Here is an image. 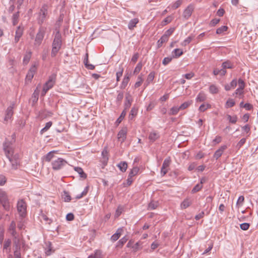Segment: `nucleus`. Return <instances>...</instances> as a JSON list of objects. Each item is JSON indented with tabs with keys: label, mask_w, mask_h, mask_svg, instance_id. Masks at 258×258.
Wrapping results in <instances>:
<instances>
[{
	"label": "nucleus",
	"mask_w": 258,
	"mask_h": 258,
	"mask_svg": "<svg viewBox=\"0 0 258 258\" xmlns=\"http://www.w3.org/2000/svg\"><path fill=\"white\" fill-rule=\"evenodd\" d=\"M172 58V57H165L162 61L163 64L164 66H166L167 64H168L171 61Z\"/></svg>",
	"instance_id": "e2e57ef3"
},
{
	"label": "nucleus",
	"mask_w": 258,
	"mask_h": 258,
	"mask_svg": "<svg viewBox=\"0 0 258 258\" xmlns=\"http://www.w3.org/2000/svg\"><path fill=\"white\" fill-rule=\"evenodd\" d=\"M62 45L61 36L59 31L56 32L52 42L51 56L54 57L61 48Z\"/></svg>",
	"instance_id": "f03ea898"
},
{
	"label": "nucleus",
	"mask_w": 258,
	"mask_h": 258,
	"mask_svg": "<svg viewBox=\"0 0 258 258\" xmlns=\"http://www.w3.org/2000/svg\"><path fill=\"white\" fill-rule=\"evenodd\" d=\"M172 20V17L171 16H169L165 18L163 21H162V25H165L169 23H170Z\"/></svg>",
	"instance_id": "13d9d810"
},
{
	"label": "nucleus",
	"mask_w": 258,
	"mask_h": 258,
	"mask_svg": "<svg viewBox=\"0 0 258 258\" xmlns=\"http://www.w3.org/2000/svg\"><path fill=\"white\" fill-rule=\"evenodd\" d=\"M15 106V103L12 102L11 105L7 108L5 111V116L4 118L5 122H7L11 119L14 113L13 109Z\"/></svg>",
	"instance_id": "9d476101"
},
{
	"label": "nucleus",
	"mask_w": 258,
	"mask_h": 258,
	"mask_svg": "<svg viewBox=\"0 0 258 258\" xmlns=\"http://www.w3.org/2000/svg\"><path fill=\"white\" fill-rule=\"evenodd\" d=\"M246 139L245 138L241 139L239 142L237 144L236 148L238 149L240 148L245 143Z\"/></svg>",
	"instance_id": "774afa93"
},
{
	"label": "nucleus",
	"mask_w": 258,
	"mask_h": 258,
	"mask_svg": "<svg viewBox=\"0 0 258 258\" xmlns=\"http://www.w3.org/2000/svg\"><path fill=\"white\" fill-rule=\"evenodd\" d=\"M139 171V169L137 167H134L130 172L128 174V177L130 178H132L133 176L137 175Z\"/></svg>",
	"instance_id": "c9c22d12"
},
{
	"label": "nucleus",
	"mask_w": 258,
	"mask_h": 258,
	"mask_svg": "<svg viewBox=\"0 0 258 258\" xmlns=\"http://www.w3.org/2000/svg\"><path fill=\"white\" fill-rule=\"evenodd\" d=\"M38 65V64L37 62H35L30 67V68L29 70V71L35 74V72H36Z\"/></svg>",
	"instance_id": "bf43d9fd"
},
{
	"label": "nucleus",
	"mask_w": 258,
	"mask_h": 258,
	"mask_svg": "<svg viewBox=\"0 0 258 258\" xmlns=\"http://www.w3.org/2000/svg\"><path fill=\"white\" fill-rule=\"evenodd\" d=\"M47 249L45 251V253L47 255H50L52 251L51 243L49 241L46 242Z\"/></svg>",
	"instance_id": "c03bdc74"
},
{
	"label": "nucleus",
	"mask_w": 258,
	"mask_h": 258,
	"mask_svg": "<svg viewBox=\"0 0 258 258\" xmlns=\"http://www.w3.org/2000/svg\"><path fill=\"white\" fill-rule=\"evenodd\" d=\"M129 81H130V77L127 75H126L124 77V78H123V79L122 81V83L120 85V88L124 89L126 87Z\"/></svg>",
	"instance_id": "a878e982"
},
{
	"label": "nucleus",
	"mask_w": 258,
	"mask_h": 258,
	"mask_svg": "<svg viewBox=\"0 0 258 258\" xmlns=\"http://www.w3.org/2000/svg\"><path fill=\"white\" fill-rule=\"evenodd\" d=\"M168 40V38H167L163 35L162 37L158 40L157 41V46L158 47H160L162 46V44L167 42Z\"/></svg>",
	"instance_id": "e433bc0d"
},
{
	"label": "nucleus",
	"mask_w": 258,
	"mask_h": 258,
	"mask_svg": "<svg viewBox=\"0 0 258 258\" xmlns=\"http://www.w3.org/2000/svg\"><path fill=\"white\" fill-rule=\"evenodd\" d=\"M122 228H118L116 232L113 234L111 237V240L113 242L116 241L120 236L121 232L122 231Z\"/></svg>",
	"instance_id": "a211bd4d"
},
{
	"label": "nucleus",
	"mask_w": 258,
	"mask_h": 258,
	"mask_svg": "<svg viewBox=\"0 0 258 258\" xmlns=\"http://www.w3.org/2000/svg\"><path fill=\"white\" fill-rule=\"evenodd\" d=\"M194 9V6L192 4H190L184 10L182 16L185 20H188L190 18Z\"/></svg>",
	"instance_id": "9b49d317"
},
{
	"label": "nucleus",
	"mask_w": 258,
	"mask_h": 258,
	"mask_svg": "<svg viewBox=\"0 0 258 258\" xmlns=\"http://www.w3.org/2000/svg\"><path fill=\"white\" fill-rule=\"evenodd\" d=\"M101 155L103 157V163L104 165H106L108 160V151L106 148H105L103 150L101 153Z\"/></svg>",
	"instance_id": "4be33fe9"
},
{
	"label": "nucleus",
	"mask_w": 258,
	"mask_h": 258,
	"mask_svg": "<svg viewBox=\"0 0 258 258\" xmlns=\"http://www.w3.org/2000/svg\"><path fill=\"white\" fill-rule=\"evenodd\" d=\"M27 205L23 200H20L17 203V211L20 217L23 218L26 215Z\"/></svg>",
	"instance_id": "0eeeda50"
},
{
	"label": "nucleus",
	"mask_w": 258,
	"mask_h": 258,
	"mask_svg": "<svg viewBox=\"0 0 258 258\" xmlns=\"http://www.w3.org/2000/svg\"><path fill=\"white\" fill-rule=\"evenodd\" d=\"M139 20L137 18L132 19L128 23V28L130 30H132L136 26V24L138 23Z\"/></svg>",
	"instance_id": "393cba45"
},
{
	"label": "nucleus",
	"mask_w": 258,
	"mask_h": 258,
	"mask_svg": "<svg viewBox=\"0 0 258 258\" xmlns=\"http://www.w3.org/2000/svg\"><path fill=\"white\" fill-rule=\"evenodd\" d=\"M174 31V28H171L167 30H166L165 33L163 34L164 36H165L168 39H169V37L173 33Z\"/></svg>",
	"instance_id": "3c124183"
},
{
	"label": "nucleus",
	"mask_w": 258,
	"mask_h": 258,
	"mask_svg": "<svg viewBox=\"0 0 258 258\" xmlns=\"http://www.w3.org/2000/svg\"><path fill=\"white\" fill-rule=\"evenodd\" d=\"M11 243L12 241L10 238L6 239L4 243L3 251L6 250L7 252L8 248L10 247Z\"/></svg>",
	"instance_id": "2f4dec72"
},
{
	"label": "nucleus",
	"mask_w": 258,
	"mask_h": 258,
	"mask_svg": "<svg viewBox=\"0 0 258 258\" xmlns=\"http://www.w3.org/2000/svg\"><path fill=\"white\" fill-rule=\"evenodd\" d=\"M127 241V238L125 236L123 237L117 242V246L121 247Z\"/></svg>",
	"instance_id": "49530a36"
},
{
	"label": "nucleus",
	"mask_w": 258,
	"mask_h": 258,
	"mask_svg": "<svg viewBox=\"0 0 258 258\" xmlns=\"http://www.w3.org/2000/svg\"><path fill=\"white\" fill-rule=\"evenodd\" d=\"M126 115V110H123L122 111V112H121L120 116L116 120V122L117 123H119L121 122V121H122V120L123 119V118L124 117V116H125Z\"/></svg>",
	"instance_id": "052dcab7"
},
{
	"label": "nucleus",
	"mask_w": 258,
	"mask_h": 258,
	"mask_svg": "<svg viewBox=\"0 0 258 258\" xmlns=\"http://www.w3.org/2000/svg\"><path fill=\"white\" fill-rule=\"evenodd\" d=\"M17 226L15 221H12L8 226L7 231L11 236L13 238L14 244L20 243V238L19 233L16 230Z\"/></svg>",
	"instance_id": "7ed1b4c3"
},
{
	"label": "nucleus",
	"mask_w": 258,
	"mask_h": 258,
	"mask_svg": "<svg viewBox=\"0 0 258 258\" xmlns=\"http://www.w3.org/2000/svg\"><path fill=\"white\" fill-rule=\"evenodd\" d=\"M23 29L21 28L20 26L17 27V29L16 31L14 41L15 43L18 42L20 40V38L22 36L23 34Z\"/></svg>",
	"instance_id": "f3484780"
},
{
	"label": "nucleus",
	"mask_w": 258,
	"mask_h": 258,
	"mask_svg": "<svg viewBox=\"0 0 258 258\" xmlns=\"http://www.w3.org/2000/svg\"><path fill=\"white\" fill-rule=\"evenodd\" d=\"M249 224L247 223H243L240 225V228L243 230H246L249 227Z\"/></svg>",
	"instance_id": "0e129e2a"
},
{
	"label": "nucleus",
	"mask_w": 258,
	"mask_h": 258,
	"mask_svg": "<svg viewBox=\"0 0 258 258\" xmlns=\"http://www.w3.org/2000/svg\"><path fill=\"white\" fill-rule=\"evenodd\" d=\"M19 14L20 12L18 11L17 12L14 13L12 16V23L13 25H16L19 22Z\"/></svg>",
	"instance_id": "c85d7f7f"
},
{
	"label": "nucleus",
	"mask_w": 258,
	"mask_h": 258,
	"mask_svg": "<svg viewBox=\"0 0 258 258\" xmlns=\"http://www.w3.org/2000/svg\"><path fill=\"white\" fill-rule=\"evenodd\" d=\"M195 76V74L192 72L186 74L182 75V77L185 78L187 80H190Z\"/></svg>",
	"instance_id": "69168bd1"
},
{
	"label": "nucleus",
	"mask_w": 258,
	"mask_h": 258,
	"mask_svg": "<svg viewBox=\"0 0 258 258\" xmlns=\"http://www.w3.org/2000/svg\"><path fill=\"white\" fill-rule=\"evenodd\" d=\"M192 38L193 37L190 36L187 37L183 42H182V43H181V45L183 46H186L191 42Z\"/></svg>",
	"instance_id": "864d4df0"
},
{
	"label": "nucleus",
	"mask_w": 258,
	"mask_h": 258,
	"mask_svg": "<svg viewBox=\"0 0 258 258\" xmlns=\"http://www.w3.org/2000/svg\"><path fill=\"white\" fill-rule=\"evenodd\" d=\"M158 206V203L157 202L152 201L148 205L149 210H154Z\"/></svg>",
	"instance_id": "37998d69"
},
{
	"label": "nucleus",
	"mask_w": 258,
	"mask_h": 258,
	"mask_svg": "<svg viewBox=\"0 0 258 258\" xmlns=\"http://www.w3.org/2000/svg\"><path fill=\"white\" fill-rule=\"evenodd\" d=\"M235 102L232 99H229L226 103V107L230 108L233 107L235 105Z\"/></svg>",
	"instance_id": "6e6d98bb"
},
{
	"label": "nucleus",
	"mask_w": 258,
	"mask_h": 258,
	"mask_svg": "<svg viewBox=\"0 0 258 258\" xmlns=\"http://www.w3.org/2000/svg\"><path fill=\"white\" fill-rule=\"evenodd\" d=\"M68 162L62 158H57L51 162V166L53 170H59L67 165Z\"/></svg>",
	"instance_id": "20e7f679"
},
{
	"label": "nucleus",
	"mask_w": 258,
	"mask_h": 258,
	"mask_svg": "<svg viewBox=\"0 0 258 258\" xmlns=\"http://www.w3.org/2000/svg\"><path fill=\"white\" fill-rule=\"evenodd\" d=\"M4 150L7 157L11 164L12 168L14 170L18 169L20 165V158L18 154H14V150L7 142L4 143Z\"/></svg>",
	"instance_id": "f257e3e1"
},
{
	"label": "nucleus",
	"mask_w": 258,
	"mask_h": 258,
	"mask_svg": "<svg viewBox=\"0 0 258 258\" xmlns=\"http://www.w3.org/2000/svg\"><path fill=\"white\" fill-rule=\"evenodd\" d=\"M75 171H76L79 175L81 178L86 179L87 178V174L84 172L83 169L80 167H74V168Z\"/></svg>",
	"instance_id": "aec40b11"
},
{
	"label": "nucleus",
	"mask_w": 258,
	"mask_h": 258,
	"mask_svg": "<svg viewBox=\"0 0 258 258\" xmlns=\"http://www.w3.org/2000/svg\"><path fill=\"white\" fill-rule=\"evenodd\" d=\"M138 108L137 107L134 106L130 112L129 115V118L130 119H132L138 113Z\"/></svg>",
	"instance_id": "cd10ccee"
},
{
	"label": "nucleus",
	"mask_w": 258,
	"mask_h": 258,
	"mask_svg": "<svg viewBox=\"0 0 258 258\" xmlns=\"http://www.w3.org/2000/svg\"><path fill=\"white\" fill-rule=\"evenodd\" d=\"M117 167L122 172H125L127 168V164L126 162H121L117 165Z\"/></svg>",
	"instance_id": "7c9ffc66"
},
{
	"label": "nucleus",
	"mask_w": 258,
	"mask_h": 258,
	"mask_svg": "<svg viewBox=\"0 0 258 258\" xmlns=\"http://www.w3.org/2000/svg\"><path fill=\"white\" fill-rule=\"evenodd\" d=\"M180 110L179 107L174 106L170 109L169 111H168V114L170 115H176Z\"/></svg>",
	"instance_id": "72a5a7b5"
},
{
	"label": "nucleus",
	"mask_w": 258,
	"mask_h": 258,
	"mask_svg": "<svg viewBox=\"0 0 258 258\" xmlns=\"http://www.w3.org/2000/svg\"><path fill=\"white\" fill-rule=\"evenodd\" d=\"M203 187V185L201 184L198 183L196 185H195L191 190V193L195 194L199 191H200Z\"/></svg>",
	"instance_id": "de8ad7c7"
},
{
	"label": "nucleus",
	"mask_w": 258,
	"mask_h": 258,
	"mask_svg": "<svg viewBox=\"0 0 258 258\" xmlns=\"http://www.w3.org/2000/svg\"><path fill=\"white\" fill-rule=\"evenodd\" d=\"M31 57V52H27L24 56L23 63L25 64H27L30 61Z\"/></svg>",
	"instance_id": "4c0bfd02"
},
{
	"label": "nucleus",
	"mask_w": 258,
	"mask_h": 258,
	"mask_svg": "<svg viewBox=\"0 0 258 258\" xmlns=\"http://www.w3.org/2000/svg\"><path fill=\"white\" fill-rule=\"evenodd\" d=\"M211 105L209 104H203L201 105L199 107V110L201 112H204L206 111L207 109L211 108Z\"/></svg>",
	"instance_id": "8fccbe9b"
},
{
	"label": "nucleus",
	"mask_w": 258,
	"mask_h": 258,
	"mask_svg": "<svg viewBox=\"0 0 258 258\" xmlns=\"http://www.w3.org/2000/svg\"><path fill=\"white\" fill-rule=\"evenodd\" d=\"M56 151H51L48 152L46 155L43 157L42 160L45 162H50L54 158V154L56 153Z\"/></svg>",
	"instance_id": "dca6fc26"
},
{
	"label": "nucleus",
	"mask_w": 258,
	"mask_h": 258,
	"mask_svg": "<svg viewBox=\"0 0 258 258\" xmlns=\"http://www.w3.org/2000/svg\"><path fill=\"white\" fill-rule=\"evenodd\" d=\"M127 129L123 128L121 129L117 134V138L121 143L123 142L126 138Z\"/></svg>",
	"instance_id": "ddd939ff"
},
{
	"label": "nucleus",
	"mask_w": 258,
	"mask_h": 258,
	"mask_svg": "<svg viewBox=\"0 0 258 258\" xmlns=\"http://www.w3.org/2000/svg\"><path fill=\"white\" fill-rule=\"evenodd\" d=\"M5 229L3 227H0V244L3 243L4 239Z\"/></svg>",
	"instance_id": "5fc2aeb1"
},
{
	"label": "nucleus",
	"mask_w": 258,
	"mask_h": 258,
	"mask_svg": "<svg viewBox=\"0 0 258 258\" xmlns=\"http://www.w3.org/2000/svg\"><path fill=\"white\" fill-rule=\"evenodd\" d=\"M222 141V137L219 136H217L212 141V143L214 145H216L220 143Z\"/></svg>",
	"instance_id": "680f3d73"
},
{
	"label": "nucleus",
	"mask_w": 258,
	"mask_h": 258,
	"mask_svg": "<svg viewBox=\"0 0 258 258\" xmlns=\"http://www.w3.org/2000/svg\"><path fill=\"white\" fill-rule=\"evenodd\" d=\"M206 99V95L203 92H200L197 98L196 101L197 102H203Z\"/></svg>",
	"instance_id": "b1692460"
},
{
	"label": "nucleus",
	"mask_w": 258,
	"mask_h": 258,
	"mask_svg": "<svg viewBox=\"0 0 258 258\" xmlns=\"http://www.w3.org/2000/svg\"><path fill=\"white\" fill-rule=\"evenodd\" d=\"M228 27L226 26H222L217 29L216 33L218 34H221L224 32L226 31Z\"/></svg>",
	"instance_id": "09e8293b"
},
{
	"label": "nucleus",
	"mask_w": 258,
	"mask_h": 258,
	"mask_svg": "<svg viewBox=\"0 0 258 258\" xmlns=\"http://www.w3.org/2000/svg\"><path fill=\"white\" fill-rule=\"evenodd\" d=\"M227 147L226 145L221 146L218 150H217L213 155L214 158L216 160H218L223 154L224 151L227 149Z\"/></svg>",
	"instance_id": "f8f14e48"
},
{
	"label": "nucleus",
	"mask_w": 258,
	"mask_h": 258,
	"mask_svg": "<svg viewBox=\"0 0 258 258\" xmlns=\"http://www.w3.org/2000/svg\"><path fill=\"white\" fill-rule=\"evenodd\" d=\"M219 90L217 86L215 85H211L209 87V92L211 94H217L218 93Z\"/></svg>",
	"instance_id": "58836bf2"
},
{
	"label": "nucleus",
	"mask_w": 258,
	"mask_h": 258,
	"mask_svg": "<svg viewBox=\"0 0 258 258\" xmlns=\"http://www.w3.org/2000/svg\"><path fill=\"white\" fill-rule=\"evenodd\" d=\"M159 137V136L157 133L152 132L149 134V139L150 140V142L153 143L155 142Z\"/></svg>",
	"instance_id": "c756f323"
},
{
	"label": "nucleus",
	"mask_w": 258,
	"mask_h": 258,
	"mask_svg": "<svg viewBox=\"0 0 258 258\" xmlns=\"http://www.w3.org/2000/svg\"><path fill=\"white\" fill-rule=\"evenodd\" d=\"M133 102V98L132 96L129 94H127L125 96V101L124 104L125 110L129 109L131 107L132 103Z\"/></svg>",
	"instance_id": "4468645a"
},
{
	"label": "nucleus",
	"mask_w": 258,
	"mask_h": 258,
	"mask_svg": "<svg viewBox=\"0 0 258 258\" xmlns=\"http://www.w3.org/2000/svg\"><path fill=\"white\" fill-rule=\"evenodd\" d=\"M62 198L66 202H69L71 200V197L68 191H64Z\"/></svg>",
	"instance_id": "79ce46f5"
},
{
	"label": "nucleus",
	"mask_w": 258,
	"mask_h": 258,
	"mask_svg": "<svg viewBox=\"0 0 258 258\" xmlns=\"http://www.w3.org/2000/svg\"><path fill=\"white\" fill-rule=\"evenodd\" d=\"M182 0H177L172 5V8L173 10L177 9L182 4Z\"/></svg>",
	"instance_id": "4d7b16f0"
},
{
	"label": "nucleus",
	"mask_w": 258,
	"mask_h": 258,
	"mask_svg": "<svg viewBox=\"0 0 258 258\" xmlns=\"http://www.w3.org/2000/svg\"><path fill=\"white\" fill-rule=\"evenodd\" d=\"M237 86V81L235 79L233 80L229 84L225 85V89L226 91H229L231 89H234Z\"/></svg>",
	"instance_id": "412c9836"
},
{
	"label": "nucleus",
	"mask_w": 258,
	"mask_h": 258,
	"mask_svg": "<svg viewBox=\"0 0 258 258\" xmlns=\"http://www.w3.org/2000/svg\"><path fill=\"white\" fill-rule=\"evenodd\" d=\"M45 33V28L40 26L39 28L38 31L35 39V45H39L41 43L43 39Z\"/></svg>",
	"instance_id": "6e6552de"
},
{
	"label": "nucleus",
	"mask_w": 258,
	"mask_h": 258,
	"mask_svg": "<svg viewBox=\"0 0 258 258\" xmlns=\"http://www.w3.org/2000/svg\"><path fill=\"white\" fill-rule=\"evenodd\" d=\"M142 242L140 241L136 242L133 246V251L136 252L138 250L142 249Z\"/></svg>",
	"instance_id": "a19ab883"
},
{
	"label": "nucleus",
	"mask_w": 258,
	"mask_h": 258,
	"mask_svg": "<svg viewBox=\"0 0 258 258\" xmlns=\"http://www.w3.org/2000/svg\"><path fill=\"white\" fill-rule=\"evenodd\" d=\"M48 12V6L44 4L41 8L39 12L38 13L37 18V23L39 25H41L45 21Z\"/></svg>",
	"instance_id": "39448f33"
},
{
	"label": "nucleus",
	"mask_w": 258,
	"mask_h": 258,
	"mask_svg": "<svg viewBox=\"0 0 258 258\" xmlns=\"http://www.w3.org/2000/svg\"><path fill=\"white\" fill-rule=\"evenodd\" d=\"M0 203L5 210L9 211L10 209V205L7 193L1 189H0Z\"/></svg>",
	"instance_id": "423d86ee"
},
{
	"label": "nucleus",
	"mask_w": 258,
	"mask_h": 258,
	"mask_svg": "<svg viewBox=\"0 0 258 258\" xmlns=\"http://www.w3.org/2000/svg\"><path fill=\"white\" fill-rule=\"evenodd\" d=\"M222 69H224V71H226V69H232L234 67L233 63H232L229 60H227L223 62L222 64Z\"/></svg>",
	"instance_id": "5701e85b"
},
{
	"label": "nucleus",
	"mask_w": 258,
	"mask_h": 258,
	"mask_svg": "<svg viewBox=\"0 0 258 258\" xmlns=\"http://www.w3.org/2000/svg\"><path fill=\"white\" fill-rule=\"evenodd\" d=\"M227 117L230 123H235L237 121V117L236 115L232 116L228 114L227 115Z\"/></svg>",
	"instance_id": "a18cd8bd"
},
{
	"label": "nucleus",
	"mask_w": 258,
	"mask_h": 258,
	"mask_svg": "<svg viewBox=\"0 0 258 258\" xmlns=\"http://www.w3.org/2000/svg\"><path fill=\"white\" fill-rule=\"evenodd\" d=\"M15 245V250L14 251V257L15 258H21V254L20 252V243H18L17 244H14Z\"/></svg>",
	"instance_id": "6ab92c4d"
},
{
	"label": "nucleus",
	"mask_w": 258,
	"mask_h": 258,
	"mask_svg": "<svg viewBox=\"0 0 258 258\" xmlns=\"http://www.w3.org/2000/svg\"><path fill=\"white\" fill-rule=\"evenodd\" d=\"M172 53L173 55L172 57L177 58L183 54V51H182V50L180 49L176 48L172 51Z\"/></svg>",
	"instance_id": "bb28decb"
},
{
	"label": "nucleus",
	"mask_w": 258,
	"mask_h": 258,
	"mask_svg": "<svg viewBox=\"0 0 258 258\" xmlns=\"http://www.w3.org/2000/svg\"><path fill=\"white\" fill-rule=\"evenodd\" d=\"M56 75L53 74L51 75L48 78V81L44 84L43 87L45 90H49L52 88L55 83Z\"/></svg>",
	"instance_id": "1a4fd4ad"
},
{
	"label": "nucleus",
	"mask_w": 258,
	"mask_h": 258,
	"mask_svg": "<svg viewBox=\"0 0 258 258\" xmlns=\"http://www.w3.org/2000/svg\"><path fill=\"white\" fill-rule=\"evenodd\" d=\"M123 98V92H118V94L116 97V102H118L119 103H120Z\"/></svg>",
	"instance_id": "338daca9"
},
{
	"label": "nucleus",
	"mask_w": 258,
	"mask_h": 258,
	"mask_svg": "<svg viewBox=\"0 0 258 258\" xmlns=\"http://www.w3.org/2000/svg\"><path fill=\"white\" fill-rule=\"evenodd\" d=\"M155 77V72H151L148 76L147 79L146 80V85H148L150 84L154 80Z\"/></svg>",
	"instance_id": "473e14b6"
},
{
	"label": "nucleus",
	"mask_w": 258,
	"mask_h": 258,
	"mask_svg": "<svg viewBox=\"0 0 258 258\" xmlns=\"http://www.w3.org/2000/svg\"><path fill=\"white\" fill-rule=\"evenodd\" d=\"M192 103V101H188L186 102H185L183 103L181 105L179 106V108L180 110L184 109L186 108L187 107H188Z\"/></svg>",
	"instance_id": "603ef678"
},
{
	"label": "nucleus",
	"mask_w": 258,
	"mask_h": 258,
	"mask_svg": "<svg viewBox=\"0 0 258 258\" xmlns=\"http://www.w3.org/2000/svg\"><path fill=\"white\" fill-rule=\"evenodd\" d=\"M192 200L188 198L185 199L180 204L181 209H185L189 207L192 204Z\"/></svg>",
	"instance_id": "2eb2a0df"
},
{
	"label": "nucleus",
	"mask_w": 258,
	"mask_h": 258,
	"mask_svg": "<svg viewBox=\"0 0 258 258\" xmlns=\"http://www.w3.org/2000/svg\"><path fill=\"white\" fill-rule=\"evenodd\" d=\"M171 163V159L170 157H168L164 159L162 167L163 168H168Z\"/></svg>",
	"instance_id": "ea45409f"
},
{
	"label": "nucleus",
	"mask_w": 258,
	"mask_h": 258,
	"mask_svg": "<svg viewBox=\"0 0 258 258\" xmlns=\"http://www.w3.org/2000/svg\"><path fill=\"white\" fill-rule=\"evenodd\" d=\"M226 71H224V69H215L213 71V74L214 75L217 76L220 75L221 76H224L226 74Z\"/></svg>",
	"instance_id": "f704fd0d"
}]
</instances>
